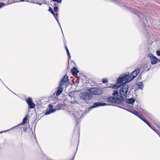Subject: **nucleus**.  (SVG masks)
Segmentation results:
<instances>
[{
    "instance_id": "obj_13",
    "label": "nucleus",
    "mask_w": 160,
    "mask_h": 160,
    "mask_svg": "<svg viewBox=\"0 0 160 160\" xmlns=\"http://www.w3.org/2000/svg\"><path fill=\"white\" fill-rule=\"evenodd\" d=\"M68 80V77L67 75H65L61 79L60 84L61 85H63Z\"/></svg>"
},
{
    "instance_id": "obj_4",
    "label": "nucleus",
    "mask_w": 160,
    "mask_h": 160,
    "mask_svg": "<svg viewBox=\"0 0 160 160\" xmlns=\"http://www.w3.org/2000/svg\"><path fill=\"white\" fill-rule=\"evenodd\" d=\"M80 99L82 100H89L92 98L91 93L86 92H82L80 94Z\"/></svg>"
},
{
    "instance_id": "obj_18",
    "label": "nucleus",
    "mask_w": 160,
    "mask_h": 160,
    "mask_svg": "<svg viewBox=\"0 0 160 160\" xmlns=\"http://www.w3.org/2000/svg\"><path fill=\"white\" fill-rule=\"evenodd\" d=\"M71 72L73 74H77L79 72V71L77 69V68L74 67L71 70Z\"/></svg>"
},
{
    "instance_id": "obj_22",
    "label": "nucleus",
    "mask_w": 160,
    "mask_h": 160,
    "mask_svg": "<svg viewBox=\"0 0 160 160\" xmlns=\"http://www.w3.org/2000/svg\"><path fill=\"white\" fill-rule=\"evenodd\" d=\"M63 107V104L61 103L57 104L56 106V108L57 110L60 109Z\"/></svg>"
},
{
    "instance_id": "obj_46",
    "label": "nucleus",
    "mask_w": 160,
    "mask_h": 160,
    "mask_svg": "<svg viewBox=\"0 0 160 160\" xmlns=\"http://www.w3.org/2000/svg\"><path fill=\"white\" fill-rule=\"evenodd\" d=\"M41 4H39V5H41Z\"/></svg>"
},
{
    "instance_id": "obj_29",
    "label": "nucleus",
    "mask_w": 160,
    "mask_h": 160,
    "mask_svg": "<svg viewBox=\"0 0 160 160\" xmlns=\"http://www.w3.org/2000/svg\"><path fill=\"white\" fill-rule=\"evenodd\" d=\"M52 2H56L58 3H60L62 2V0H52Z\"/></svg>"
},
{
    "instance_id": "obj_10",
    "label": "nucleus",
    "mask_w": 160,
    "mask_h": 160,
    "mask_svg": "<svg viewBox=\"0 0 160 160\" xmlns=\"http://www.w3.org/2000/svg\"><path fill=\"white\" fill-rule=\"evenodd\" d=\"M138 17H139V19L141 21H142V20H143V22L144 23L146 24L145 22H146L148 24V22L146 19V17L144 16V14L143 13H139Z\"/></svg>"
},
{
    "instance_id": "obj_2",
    "label": "nucleus",
    "mask_w": 160,
    "mask_h": 160,
    "mask_svg": "<svg viewBox=\"0 0 160 160\" xmlns=\"http://www.w3.org/2000/svg\"><path fill=\"white\" fill-rule=\"evenodd\" d=\"M140 72L139 69L134 70L129 75V73L127 72L125 74L120 75L118 78V82L120 83L122 82L127 83L132 80Z\"/></svg>"
},
{
    "instance_id": "obj_14",
    "label": "nucleus",
    "mask_w": 160,
    "mask_h": 160,
    "mask_svg": "<svg viewBox=\"0 0 160 160\" xmlns=\"http://www.w3.org/2000/svg\"><path fill=\"white\" fill-rule=\"evenodd\" d=\"M79 132L80 128L78 126H77V125L75 128L73 134H75L76 137L78 136L79 137ZM73 135H74V134H73Z\"/></svg>"
},
{
    "instance_id": "obj_11",
    "label": "nucleus",
    "mask_w": 160,
    "mask_h": 160,
    "mask_svg": "<svg viewBox=\"0 0 160 160\" xmlns=\"http://www.w3.org/2000/svg\"><path fill=\"white\" fill-rule=\"evenodd\" d=\"M118 80H117L116 84L113 85L112 86V88L113 89H117L118 88H119L121 86L122 84H126V83H124V82H122L120 83H119L118 82Z\"/></svg>"
},
{
    "instance_id": "obj_27",
    "label": "nucleus",
    "mask_w": 160,
    "mask_h": 160,
    "mask_svg": "<svg viewBox=\"0 0 160 160\" xmlns=\"http://www.w3.org/2000/svg\"><path fill=\"white\" fill-rule=\"evenodd\" d=\"M102 82L103 83H107L108 80L107 78H104L102 79Z\"/></svg>"
},
{
    "instance_id": "obj_7",
    "label": "nucleus",
    "mask_w": 160,
    "mask_h": 160,
    "mask_svg": "<svg viewBox=\"0 0 160 160\" xmlns=\"http://www.w3.org/2000/svg\"><path fill=\"white\" fill-rule=\"evenodd\" d=\"M107 105H108V104L104 102H97L94 103L93 105L90 106L89 107L88 109L89 110L93 108H97L101 106H106Z\"/></svg>"
},
{
    "instance_id": "obj_26",
    "label": "nucleus",
    "mask_w": 160,
    "mask_h": 160,
    "mask_svg": "<svg viewBox=\"0 0 160 160\" xmlns=\"http://www.w3.org/2000/svg\"><path fill=\"white\" fill-rule=\"evenodd\" d=\"M8 4H9L8 3H7V4H5L3 2H0V8L3 7L4 6H6Z\"/></svg>"
},
{
    "instance_id": "obj_20",
    "label": "nucleus",
    "mask_w": 160,
    "mask_h": 160,
    "mask_svg": "<svg viewBox=\"0 0 160 160\" xmlns=\"http://www.w3.org/2000/svg\"><path fill=\"white\" fill-rule=\"evenodd\" d=\"M28 115H26L25 117L23 119L22 123H21L18 126H19L20 125H24L27 122L28 120Z\"/></svg>"
},
{
    "instance_id": "obj_38",
    "label": "nucleus",
    "mask_w": 160,
    "mask_h": 160,
    "mask_svg": "<svg viewBox=\"0 0 160 160\" xmlns=\"http://www.w3.org/2000/svg\"><path fill=\"white\" fill-rule=\"evenodd\" d=\"M44 159H46V156H44Z\"/></svg>"
},
{
    "instance_id": "obj_24",
    "label": "nucleus",
    "mask_w": 160,
    "mask_h": 160,
    "mask_svg": "<svg viewBox=\"0 0 160 160\" xmlns=\"http://www.w3.org/2000/svg\"><path fill=\"white\" fill-rule=\"evenodd\" d=\"M65 49L66 50V52H67V55H68V59L69 60V59H70L71 58V56L70 55V53H69V50H68V48L66 46H65Z\"/></svg>"
},
{
    "instance_id": "obj_35",
    "label": "nucleus",
    "mask_w": 160,
    "mask_h": 160,
    "mask_svg": "<svg viewBox=\"0 0 160 160\" xmlns=\"http://www.w3.org/2000/svg\"><path fill=\"white\" fill-rule=\"evenodd\" d=\"M55 16L57 18V17L58 16V13H56V14H55ZM57 19H58V18H57Z\"/></svg>"
},
{
    "instance_id": "obj_33",
    "label": "nucleus",
    "mask_w": 160,
    "mask_h": 160,
    "mask_svg": "<svg viewBox=\"0 0 160 160\" xmlns=\"http://www.w3.org/2000/svg\"><path fill=\"white\" fill-rule=\"evenodd\" d=\"M50 109H51V108H53V105L50 104H49L48 106Z\"/></svg>"
},
{
    "instance_id": "obj_34",
    "label": "nucleus",
    "mask_w": 160,
    "mask_h": 160,
    "mask_svg": "<svg viewBox=\"0 0 160 160\" xmlns=\"http://www.w3.org/2000/svg\"><path fill=\"white\" fill-rule=\"evenodd\" d=\"M77 102V101L75 100L74 101H73V102H71V103H74Z\"/></svg>"
},
{
    "instance_id": "obj_25",
    "label": "nucleus",
    "mask_w": 160,
    "mask_h": 160,
    "mask_svg": "<svg viewBox=\"0 0 160 160\" xmlns=\"http://www.w3.org/2000/svg\"><path fill=\"white\" fill-rule=\"evenodd\" d=\"M33 102L32 99V98L30 97H28L26 99V102L28 104L32 103Z\"/></svg>"
},
{
    "instance_id": "obj_9",
    "label": "nucleus",
    "mask_w": 160,
    "mask_h": 160,
    "mask_svg": "<svg viewBox=\"0 0 160 160\" xmlns=\"http://www.w3.org/2000/svg\"><path fill=\"white\" fill-rule=\"evenodd\" d=\"M131 112L137 116L142 121L145 118L142 114L135 110H132Z\"/></svg>"
},
{
    "instance_id": "obj_40",
    "label": "nucleus",
    "mask_w": 160,
    "mask_h": 160,
    "mask_svg": "<svg viewBox=\"0 0 160 160\" xmlns=\"http://www.w3.org/2000/svg\"><path fill=\"white\" fill-rule=\"evenodd\" d=\"M17 127V126H15V127H13V128H11V129H12V128H15V127Z\"/></svg>"
},
{
    "instance_id": "obj_5",
    "label": "nucleus",
    "mask_w": 160,
    "mask_h": 160,
    "mask_svg": "<svg viewBox=\"0 0 160 160\" xmlns=\"http://www.w3.org/2000/svg\"><path fill=\"white\" fill-rule=\"evenodd\" d=\"M83 113V112L80 110L78 111L75 113V117L76 119L77 123L78 124L79 122V119L82 117Z\"/></svg>"
},
{
    "instance_id": "obj_1",
    "label": "nucleus",
    "mask_w": 160,
    "mask_h": 160,
    "mask_svg": "<svg viewBox=\"0 0 160 160\" xmlns=\"http://www.w3.org/2000/svg\"><path fill=\"white\" fill-rule=\"evenodd\" d=\"M119 90V94L118 92L114 90L112 93V96L108 98V102L112 103H122L124 101V98H127L128 89V86L124 84Z\"/></svg>"
},
{
    "instance_id": "obj_36",
    "label": "nucleus",
    "mask_w": 160,
    "mask_h": 160,
    "mask_svg": "<svg viewBox=\"0 0 160 160\" xmlns=\"http://www.w3.org/2000/svg\"><path fill=\"white\" fill-rule=\"evenodd\" d=\"M11 2V1H10V0H8V3L9 4H11L12 3H10V2Z\"/></svg>"
},
{
    "instance_id": "obj_16",
    "label": "nucleus",
    "mask_w": 160,
    "mask_h": 160,
    "mask_svg": "<svg viewBox=\"0 0 160 160\" xmlns=\"http://www.w3.org/2000/svg\"><path fill=\"white\" fill-rule=\"evenodd\" d=\"M137 85L138 86L137 87L138 89H140L141 90H142L143 89L144 85L142 82H139L137 83Z\"/></svg>"
},
{
    "instance_id": "obj_23",
    "label": "nucleus",
    "mask_w": 160,
    "mask_h": 160,
    "mask_svg": "<svg viewBox=\"0 0 160 160\" xmlns=\"http://www.w3.org/2000/svg\"><path fill=\"white\" fill-rule=\"evenodd\" d=\"M28 107L30 108H34L35 107V104L33 102L30 103L28 104Z\"/></svg>"
},
{
    "instance_id": "obj_43",
    "label": "nucleus",
    "mask_w": 160,
    "mask_h": 160,
    "mask_svg": "<svg viewBox=\"0 0 160 160\" xmlns=\"http://www.w3.org/2000/svg\"><path fill=\"white\" fill-rule=\"evenodd\" d=\"M26 1V2H29V1Z\"/></svg>"
},
{
    "instance_id": "obj_41",
    "label": "nucleus",
    "mask_w": 160,
    "mask_h": 160,
    "mask_svg": "<svg viewBox=\"0 0 160 160\" xmlns=\"http://www.w3.org/2000/svg\"><path fill=\"white\" fill-rule=\"evenodd\" d=\"M69 97H71V95L69 94Z\"/></svg>"
},
{
    "instance_id": "obj_28",
    "label": "nucleus",
    "mask_w": 160,
    "mask_h": 160,
    "mask_svg": "<svg viewBox=\"0 0 160 160\" xmlns=\"http://www.w3.org/2000/svg\"><path fill=\"white\" fill-rule=\"evenodd\" d=\"M53 9L54 11L55 12H57L58 10V6H55L54 7Z\"/></svg>"
},
{
    "instance_id": "obj_8",
    "label": "nucleus",
    "mask_w": 160,
    "mask_h": 160,
    "mask_svg": "<svg viewBox=\"0 0 160 160\" xmlns=\"http://www.w3.org/2000/svg\"><path fill=\"white\" fill-rule=\"evenodd\" d=\"M148 56L149 58L151 61V63L152 64H155L157 63L158 61V59L153 54L149 53L148 55Z\"/></svg>"
},
{
    "instance_id": "obj_32",
    "label": "nucleus",
    "mask_w": 160,
    "mask_h": 160,
    "mask_svg": "<svg viewBox=\"0 0 160 160\" xmlns=\"http://www.w3.org/2000/svg\"><path fill=\"white\" fill-rule=\"evenodd\" d=\"M11 129H9L7 130H6L1 131V132H0V133H2L3 132H7V131H8L10 130Z\"/></svg>"
},
{
    "instance_id": "obj_39",
    "label": "nucleus",
    "mask_w": 160,
    "mask_h": 160,
    "mask_svg": "<svg viewBox=\"0 0 160 160\" xmlns=\"http://www.w3.org/2000/svg\"><path fill=\"white\" fill-rule=\"evenodd\" d=\"M58 24H59V25H60V27H61V26H60V23H59H59H58ZM61 29H62V28H61Z\"/></svg>"
},
{
    "instance_id": "obj_17",
    "label": "nucleus",
    "mask_w": 160,
    "mask_h": 160,
    "mask_svg": "<svg viewBox=\"0 0 160 160\" xmlns=\"http://www.w3.org/2000/svg\"><path fill=\"white\" fill-rule=\"evenodd\" d=\"M56 111V109H55L51 108L49 109V110H47L45 114L46 115H48L51 114L52 113H53L55 112Z\"/></svg>"
},
{
    "instance_id": "obj_6",
    "label": "nucleus",
    "mask_w": 160,
    "mask_h": 160,
    "mask_svg": "<svg viewBox=\"0 0 160 160\" xmlns=\"http://www.w3.org/2000/svg\"><path fill=\"white\" fill-rule=\"evenodd\" d=\"M117 103L118 104L117 106L118 107L125 109L130 112H132V109L129 107H128L127 106L126 107L125 105L123 103V102L120 103Z\"/></svg>"
},
{
    "instance_id": "obj_12",
    "label": "nucleus",
    "mask_w": 160,
    "mask_h": 160,
    "mask_svg": "<svg viewBox=\"0 0 160 160\" xmlns=\"http://www.w3.org/2000/svg\"><path fill=\"white\" fill-rule=\"evenodd\" d=\"M62 85H61V84H59V87L58 88V89L56 91V95L57 96H58L62 92L63 89V88L61 87Z\"/></svg>"
},
{
    "instance_id": "obj_45",
    "label": "nucleus",
    "mask_w": 160,
    "mask_h": 160,
    "mask_svg": "<svg viewBox=\"0 0 160 160\" xmlns=\"http://www.w3.org/2000/svg\"><path fill=\"white\" fill-rule=\"evenodd\" d=\"M31 132L32 133V134H33V132L32 131H31Z\"/></svg>"
},
{
    "instance_id": "obj_15",
    "label": "nucleus",
    "mask_w": 160,
    "mask_h": 160,
    "mask_svg": "<svg viewBox=\"0 0 160 160\" xmlns=\"http://www.w3.org/2000/svg\"><path fill=\"white\" fill-rule=\"evenodd\" d=\"M135 102V99L133 98H131L129 99H126V102L130 104H133Z\"/></svg>"
},
{
    "instance_id": "obj_37",
    "label": "nucleus",
    "mask_w": 160,
    "mask_h": 160,
    "mask_svg": "<svg viewBox=\"0 0 160 160\" xmlns=\"http://www.w3.org/2000/svg\"><path fill=\"white\" fill-rule=\"evenodd\" d=\"M20 1L22 2H23L25 0H20Z\"/></svg>"
},
{
    "instance_id": "obj_31",
    "label": "nucleus",
    "mask_w": 160,
    "mask_h": 160,
    "mask_svg": "<svg viewBox=\"0 0 160 160\" xmlns=\"http://www.w3.org/2000/svg\"><path fill=\"white\" fill-rule=\"evenodd\" d=\"M23 132H26L27 130V128L26 127H23Z\"/></svg>"
},
{
    "instance_id": "obj_42",
    "label": "nucleus",
    "mask_w": 160,
    "mask_h": 160,
    "mask_svg": "<svg viewBox=\"0 0 160 160\" xmlns=\"http://www.w3.org/2000/svg\"><path fill=\"white\" fill-rule=\"evenodd\" d=\"M158 62H160V59L158 60Z\"/></svg>"
},
{
    "instance_id": "obj_19",
    "label": "nucleus",
    "mask_w": 160,
    "mask_h": 160,
    "mask_svg": "<svg viewBox=\"0 0 160 160\" xmlns=\"http://www.w3.org/2000/svg\"><path fill=\"white\" fill-rule=\"evenodd\" d=\"M48 11H49L53 15L55 18L56 19L57 21V22H58V23L59 24V22L58 19H57V18L55 16V13H54L51 7H50L49 8V9H48Z\"/></svg>"
},
{
    "instance_id": "obj_21",
    "label": "nucleus",
    "mask_w": 160,
    "mask_h": 160,
    "mask_svg": "<svg viewBox=\"0 0 160 160\" xmlns=\"http://www.w3.org/2000/svg\"><path fill=\"white\" fill-rule=\"evenodd\" d=\"M143 121L146 123L149 126L150 128L151 129H152V130H153L155 132H157L155 130V129H154L152 128V125L149 123V122L147 120L145 119V118H144V119L143 120Z\"/></svg>"
},
{
    "instance_id": "obj_3",
    "label": "nucleus",
    "mask_w": 160,
    "mask_h": 160,
    "mask_svg": "<svg viewBox=\"0 0 160 160\" xmlns=\"http://www.w3.org/2000/svg\"><path fill=\"white\" fill-rule=\"evenodd\" d=\"M87 91L91 93V95H99L102 93V91L101 89L95 87L88 89Z\"/></svg>"
},
{
    "instance_id": "obj_30",
    "label": "nucleus",
    "mask_w": 160,
    "mask_h": 160,
    "mask_svg": "<svg viewBox=\"0 0 160 160\" xmlns=\"http://www.w3.org/2000/svg\"><path fill=\"white\" fill-rule=\"evenodd\" d=\"M156 54L158 56H160V50H158L156 52Z\"/></svg>"
},
{
    "instance_id": "obj_44",
    "label": "nucleus",
    "mask_w": 160,
    "mask_h": 160,
    "mask_svg": "<svg viewBox=\"0 0 160 160\" xmlns=\"http://www.w3.org/2000/svg\"><path fill=\"white\" fill-rule=\"evenodd\" d=\"M19 2V1H18V2H14V3H15V2Z\"/></svg>"
}]
</instances>
